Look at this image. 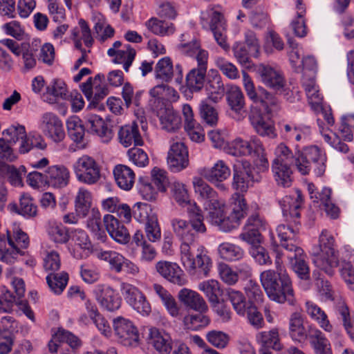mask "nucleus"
Here are the masks:
<instances>
[{
	"label": "nucleus",
	"mask_w": 354,
	"mask_h": 354,
	"mask_svg": "<svg viewBox=\"0 0 354 354\" xmlns=\"http://www.w3.org/2000/svg\"><path fill=\"white\" fill-rule=\"evenodd\" d=\"M275 158L272 162L293 165L297 169V151L293 153L284 143H280L274 150Z\"/></svg>",
	"instance_id": "49"
},
{
	"label": "nucleus",
	"mask_w": 354,
	"mask_h": 354,
	"mask_svg": "<svg viewBox=\"0 0 354 354\" xmlns=\"http://www.w3.org/2000/svg\"><path fill=\"white\" fill-rule=\"evenodd\" d=\"M152 288L161 300L168 313L173 317H178L180 315V307L171 293L158 283L153 284Z\"/></svg>",
	"instance_id": "36"
},
{
	"label": "nucleus",
	"mask_w": 354,
	"mask_h": 354,
	"mask_svg": "<svg viewBox=\"0 0 354 354\" xmlns=\"http://www.w3.org/2000/svg\"><path fill=\"white\" fill-rule=\"evenodd\" d=\"M47 147L46 143L44 139L40 136H28L26 135L25 138L21 139V144L19 147L20 153L24 154L28 153L34 148L41 150H44Z\"/></svg>",
	"instance_id": "57"
},
{
	"label": "nucleus",
	"mask_w": 354,
	"mask_h": 354,
	"mask_svg": "<svg viewBox=\"0 0 354 354\" xmlns=\"http://www.w3.org/2000/svg\"><path fill=\"white\" fill-rule=\"evenodd\" d=\"M91 194L85 188L80 187L75 198V211L81 217L87 216L91 206Z\"/></svg>",
	"instance_id": "46"
},
{
	"label": "nucleus",
	"mask_w": 354,
	"mask_h": 354,
	"mask_svg": "<svg viewBox=\"0 0 354 354\" xmlns=\"http://www.w3.org/2000/svg\"><path fill=\"white\" fill-rule=\"evenodd\" d=\"M326 156L317 146L310 145L297 151V170L301 175H308L314 166L317 176L326 171Z\"/></svg>",
	"instance_id": "6"
},
{
	"label": "nucleus",
	"mask_w": 354,
	"mask_h": 354,
	"mask_svg": "<svg viewBox=\"0 0 354 354\" xmlns=\"http://www.w3.org/2000/svg\"><path fill=\"white\" fill-rule=\"evenodd\" d=\"M259 181V176L249 163L244 162L241 166L234 167L232 186L236 190L245 192L254 183Z\"/></svg>",
	"instance_id": "15"
},
{
	"label": "nucleus",
	"mask_w": 354,
	"mask_h": 354,
	"mask_svg": "<svg viewBox=\"0 0 354 354\" xmlns=\"http://www.w3.org/2000/svg\"><path fill=\"white\" fill-rule=\"evenodd\" d=\"M303 203L300 191L297 190L295 195L286 196L279 201L283 216L286 224H280L276 230L280 240L290 239L295 241L298 239L300 227V209Z\"/></svg>",
	"instance_id": "3"
},
{
	"label": "nucleus",
	"mask_w": 354,
	"mask_h": 354,
	"mask_svg": "<svg viewBox=\"0 0 354 354\" xmlns=\"http://www.w3.org/2000/svg\"><path fill=\"white\" fill-rule=\"evenodd\" d=\"M209 28L217 44L225 51L230 50V45L226 41L225 24L223 15L214 11L211 15Z\"/></svg>",
	"instance_id": "29"
},
{
	"label": "nucleus",
	"mask_w": 354,
	"mask_h": 354,
	"mask_svg": "<svg viewBox=\"0 0 354 354\" xmlns=\"http://www.w3.org/2000/svg\"><path fill=\"white\" fill-rule=\"evenodd\" d=\"M249 120L255 131L259 136L270 138L277 137L273 122L257 106H252Z\"/></svg>",
	"instance_id": "17"
},
{
	"label": "nucleus",
	"mask_w": 354,
	"mask_h": 354,
	"mask_svg": "<svg viewBox=\"0 0 354 354\" xmlns=\"http://www.w3.org/2000/svg\"><path fill=\"white\" fill-rule=\"evenodd\" d=\"M200 174L208 182L224 181L230 176L231 170L223 160H219L212 167L201 169Z\"/></svg>",
	"instance_id": "31"
},
{
	"label": "nucleus",
	"mask_w": 354,
	"mask_h": 354,
	"mask_svg": "<svg viewBox=\"0 0 354 354\" xmlns=\"http://www.w3.org/2000/svg\"><path fill=\"white\" fill-rule=\"evenodd\" d=\"M198 289L205 295L212 306H216L218 304L223 290L218 281L209 279L203 281L199 283Z\"/></svg>",
	"instance_id": "41"
},
{
	"label": "nucleus",
	"mask_w": 354,
	"mask_h": 354,
	"mask_svg": "<svg viewBox=\"0 0 354 354\" xmlns=\"http://www.w3.org/2000/svg\"><path fill=\"white\" fill-rule=\"evenodd\" d=\"M14 239H12L10 233L7 230V239L9 245L15 251V254L20 253V248L26 249L29 245V239L26 233L21 230L17 229L14 232Z\"/></svg>",
	"instance_id": "59"
},
{
	"label": "nucleus",
	"mask_w": 354,
	"mask_h": 354,
	"mask_svg": "<svg viewBox=\"0 0 354 354\" xmlns=\"http://www.w3.org/2000/svg\"><path fill=\"white\" fill-rule=\"evenodd\" d=\"M206 70L194 68L186 75V85L192 92H198L203 87Z\"/></svg>",
	"instance_id": "45"
},
{
	"label": "nucleus",
	"mask_w": 354,
	"mask_h": 354,
	"mask_svg": "<svg viewBox=\"0 0 354 354\" xmlns=\"http://www.w3.org/2000/svg\"><path fill=\"white\" fill-rule=\"evenodd\" d=\"M231 200L232 209L229 214L225 212V203L207 214L209 223L224 232L237 228L246 214L247 204L243 195L234 193Z\"/></svg>",
	"instance_id": "4"
},
{
	"label": "nucleus",
	"mask_w": 354,
	"mask_h": 354,
	"mask_svg": "<svg viewBox=\"0 0 354 354\" xmlns=\"http://www.w3.org/2000/svg\"><path fill=\"white\" fill-rule=\"evenodd\" d=\"M207 341L213 346L223 349L226 348L230 342V335L222 331L218 330H212L206 333Z\"/></svg>",
	"instance_id": "60"
},
{
	"label": "nucleus",
	"mask_w": 354,
	"mask_h": 354,
	"mask_svg": "<svg viewBox=\"0 0 354 354\" xmlns=\"http://www.w3.org/2000/svg\"><path fill=\"white\" fill-rule=\"evenodd\" d=\"M149 344L161 354H169L172 350V339L170 335L162 329H149Z\"/></svg>",
	"instance_id": "24"
},
{
	"label": "nucleus",
	"mask_w": 354,
	"mask_h": 354,
	"mask_svg": "<svg viewBox=\"0 0 354 354\" xmlns=\"http://www.w3.org/2000/svg\"><path fill=\"white\" fill-rule=\"evenodd\" d=\"M86 118L88 131L100 137L103 142H108L111 140L112 130L107 127L106 122L100 116L89 114Z\"/></svg>",
	"instance_id": "30"
},
{
	"label": "nucleus",
	"mask_w": 354,
	"mask_h": 354,
	"mask_svg": "<svg viewBox=\"0 0 354 354\" xmlns=\"http://www.w3.org/2000/svg\"><path fill=\"white\" fill-rule=\"evenodd\" d=\"M186 34H182L180 36V41L177 46L178 51L186 56L194 57L195 54L200 50L201 44L196 39H192L189 41L187 39Z\"/></svg>",
	"instance_id": "61"
},
{
	"label": "nucleus",
	"mask_w": 354,
	"mask_h": 354,
	"mask_svg": "<svg viewBox=\"0 0 354 354\" xmlns=\"http://www.w3.org/2000/svg\"><path fill=\"white\" fill-rule=\"evenodd\" d=\"M120 291L126 302L143 316H148L151 307L144 293L136 286L128 283L120 284Z\"/></svg>",
	"instance_id": "10"
},
{
	"label": "nucleus",
	"mask_w": 354,
	"mask_h": 354,
	"mask_svg": "<svg viewBox=\"0 0 354 354\" xmlns=\"http://www.w3.org/2000/svg\"><path fill=\"white\" fill-rule=\"evenodd\" d=\"M193 185L195 193L207 214L224 203L219 200L218 193L202 178H194Z\"/></svg>",
	"instance_id": "13"
},
{
	"label": "nucleus",
	"mask_w": 354,
	"mask_h": 354,
	"mask_svg": "<svg viewBox=\"0 0 354 354\" xmlns=\"http://www.w3.org/2000/svg\"><path fill=\"white\" fill-rule=\"evenodd\" d=\"M289 164L272 163L274 179L279 185L289 187L292 182V170Z\"/></svg>",
	"instance_id": "40"
},
{
	"label": "nucleus",
	"mask_w": 354,
	"mask_h": 354,
	"mask_svg": "<svg viewBox=\"0 0 354 354\" xmlns=\"http://www.w3.org/2000/svg\"><path fill=\"white\" fill-rule=\"evenodd\" d=\"M225 150L227 153L234 156H250L258 158L263 167H268L264 147L261 140L256 136L252 137L248 141L237 138L227 143Z\"/></svg>",
	"instance_id": "7"
},
{
	"label": "nucleus",
	"mask_w": 354,
	"mask_h": 354,
	"mask_svg": "<svg viewBox=\"0 0 354 354\" xmlns=\"http://www.w3.org/2000/svg\"><path fill=\"white\" fill-rule=\"evenodd\" d=\"M146 26L153 34L165 37L174 33L176 28L171 22L151 18L146 22Z\"/></svg>",
	"instance_id": "44"
},
{
	"label": "nucleus",
	"mask_w": 354,
	"mask_h": 354,
	"mask_svg": "<svg viewBox=\"0 0 354 354\" xmlns=\"http://www.w3.org/2000/svg\"><path fill=\"white\" fill-rule=\"evenodd\" d=\"M100 259L109 262L111 268L119 273L122 272V264L124 263V257L115 251H103L98 253Z\"/></svg>",
	"instance_id": "62"
},
{
	"label": "nucleus",
	"mask_w": 354,
	"mask_h": 354,
	"mask_svg": "<svg viewBox=\"0 0 354 354\" xmlns=\"http://www.w3.org/2000/svg\"><path fill=\"white\" fill-rule=\"evenodd\" d=\"M218 252L221 259L228 261H239L244 256V251L241 247L229 242L221 243Z\"/></svg>",
	"instance_id": "43"
},
{
	"label": "nucleus",
	"mask_w": 354,
	"mask_h": 354,
	"mask_svg": "<svg viewBox=\"0 0 354 354\" xmlns=\"http://www.w3.org/2000/svg\"><path fill=\"white\" fill-rule=\"evenodd\" d=\"M205 89L208 95L206 100L215 103L218 102L225 93L224 86L219 75H215L212 80H209Z\"/></svg>",
	"instance_id": "47"
},
{
	"label": "nucleus",
	"mask_w": 354,
	"mask_h": 354,
	"mask_svg": "<svg viewBox=\"0 0 354 354\" xmlns=\"http://www.w3.org/2000/svg\"><path fill=\"white\" fill-rule=\"evenodd\" d=\"M315 354H332L330 344L325 335L315 326H308L307 338Z\"/></svg>",
	"instance_id": "28"
},
{
	"label": "nucleus",
	"mask_w": 354,
	"mask_h": 354,
	"mask_svg": "<svg viewBox=\"0 0 354 354\" xmlns=\"http://www.w3.org/2000/svg\"><path fill=\"white\" fill-rule=\"evenodd\" d=\"M266 228V221L258 214H252L247 219L243 232L239 234V239L250 244L259 243L261 231Z\"/></svg>",
	"instance_id": "19"
},
{
	"label": "nucleus",
	"mask_w": 354,
	"mask_h": 354,
	"mask_svg": "<svg viewBox=\"0 0 354 354\" xmlns=\"http://www.w3.org/2000/svg\"><path fill=\"white\" fill-rule=\"evenodd\" d=\"M47 232L50 239L55 243H65L69 239L68 230L62 223L54 221L50 222Z\"/></svg>",
	"instance_id": "53"
},
{
	"label": "nucleus",
	"mask_w": 354,
	"mask_h": 354,
	"mask_svg": "<svg viewBox=\"0 0 354 354\" xmlns=\"http://www.w3.org/2000/svg\"><path fill=\"white\" fill-rule=\"evenodd\" d=\"M189 220L179 217L170 220L171 230L174 235L181 241L180 251L185 245L197 244L196 241L198 234H205L207 231L203 222L204 216L201 209L194 204L188 209Z\"/></svg>",
	"instance_id": "2"
},
{
	"label": "nucleus",
	"mask_w": 354,
	"mask_h": 354,
	"mask_svg": "<svg viewBox=\"0 0 354 354\" xmlns=\"http://www.w3.org/2000/svg\"><path fill=\"white\" fill-rule=\"evenodd\" d=\"M37 207L29 194H24L19 198V214L26 218L37 215Z\"/></svg>",
	"instance_id": "63"
},
{
	"label": "nucleus",
	"mask_w": 354,
	"mask_h": 354,
	"mask_svg": "<svg viewBox=\"0 0 354 354\" xmlns=\"http://www.w3.org/2000/svg\"><path fill=\"white\" fill-rule=\"evenodd\" d=\"M156 269L162 277L174 284L182 286L187 283L184 272L175 263L160 261L156 263Z\"/></svg>",
	"instance_id": "21"
},
{
	"label": "nucleus",
	"mask_w": 354,
	"mask_h": 354,
	"mask_svg": "<svg viewBox=\"0 0 354 354\" xmlns=\"http://www.w3.org/2000/svg\"><path fill=\"white\" fill-rule=\"evenodd\" d=\"M137 187L139 193L144 199L152 201L156 198L158 190L153 187L147 178L140 177Z\"/></svg>",
	"instance_id": "64"
},
{
	"label": "nucleus",
	"mask_w": 354,
	"mask_h": 354,
	"mask_svg": "<svg viewBox=\"0 0 354 354\" xmlns=\"http://www.w3.org/2000/svg\"><path fill=\"white\" fill-rule=\"evenodd\" d=\"M287 41L290 48L288 53L290 63L296 73H301V56L303 49L292 37L288 36Z\"/></svg>",
	"instance_id": "52"
},
{
	"label": "nucleus",
	"mask_w": 354,
	"mask_h": 354,
	"mask_svg": "<svg viewBox=\"0 0 354 354\" xmlns=\"http://www.w3.org/2000/svg\"><path fill=\"white\" fill-rule=\"evenodd\" d=\"M118 137L120 143L125 147H128L131 145L141 146L143 144V140L140 134L138 124L136 122L122 127L118 132Z\"/></svg>",
	"instance_id": "34"
},
{
	"label": "nucleus",
	"mask_w": 354,
	"mask_h": 354,
	"mask_svg": "<svg viewBox=\"0 0 354 354\" xmlns=\"http://www.w3.org/2000/svg\"><path fill=\"white\" fill-rule=\"evenodd\" d=\"M322 254L315 259V263L326 274H333V268L338 266L337 251L333 236L327 230H323L319 236Z\"/></svg>",
	"instance_id": "8"
},
{
	"label": "nucleus",
	"mask_w": 354,
	"mask_h": 354,
	"mask_svg": "<svg viewBox=\"0 0 354 354\" xmlns=\"http://www.w3.org/2000/svg\"><path fill=\"white\" fill-rule=\"evenodd\" d=\"M87 227L97 240L104 242L106 235L101 224V214L97 209H92L91 215L87 221Z\"/></svg>",
	"instance_id": "51"
},
{
	"label": "nucleus",
	"mask_w": 354,
	"mask_h": 354,
	"mask_svg": "<svg viewBox=\"0 0 354 354\" xmlns=\"http://www.w3.org/2000/svg\"><path fill=\"white\" fill-rule=\"evenodd\" d=\"M156 77L165 82L171 80L174 75L173 64L169 57L160 59L155 67Z\"/></svg>",
	"instance_id": "54"
},
{
	"label": "nucleus",
	"mask_w": 354,
	"mask_h": 354,
	"mask_svg": "<svg viewBox=\"0 0 354 354\" xmlns=\"http://www.w3.org/2000/svg\"><path fill=\"white\" fill-rule=\"evenodd\" d=\"M113 328L118 341L125 346L136 347L139 344L137 328L129 319L118 317L113 321Z\"/></svg>",
	"instance_id": "12"
},
{
	"label": "nucleus",
	"mask_w": 354,
	"mask_h": 354,
	"mask_svg": "<svg viewBox=\"0 0 354 354\" xmlns=\"http://www.w3.org/2000/svg\"><path fill=\"white\" fill-rule=\"evenodd\" d=\"M317 122L319 126V132L322 135V137L326 143L341 153H346L348 152L349 148L348 145L342 142L340 138L338 136H337L335 133H333V137H332L328 133L326 132L327 131L325 130L323 122L320 118H318Z\"/></svg>",
	"instance_id": "50"
},
{
	"label": "nucleus",
	"mask_w": 354,
	"mask_h": 354,
	"mask_svg": "<svg viewBox=\"0 0 354 354\" xmlns=\"http://www.w3.org/2000/svg\"><path fill=\"white\" fill-rule=\"evenodd\" d=\"M260 281L270 299L279 304L288 303L290 306L295 304L292 281L286 271H263L260 274Z\"/></svg>",
	"instance_id": "1"
},
{
	"label": "nucleus",
	"mask_w": 354,
	"mask_h": 354,
	"mask_svg": "<svg viewBox=\"0 0 354 354\" xmlns=\"http://www.w3.org/2000/svg\"><path fill=\"white\" fill-rule=\"evenodd\" d=\"M113 175L117 185L122 189L129 191L133 187L136 176L129 167L124 165H116Z\"/></svg>",
	"instance_id": "38"
},
{
	"label": "nucleus",
	"mask_w": 354,
	"mask_h": 354,
	"mask_svg": "<svg viewBox=\"0 0 354 354\" xmlns=\"http://www.w3.org/2000/svg\"><path fill=\"white\" fill-rule=\"evenodd\" d=\"M226 296L236 313L240 316H245L247 308L251 303L246 300L244 295L239 290L228 288Z\"/></svg>",
	"instance_id": "42"
},
{
	"label": "nucleus",
	"mask_w": 354,
	"mask_h": 354,
	"mask_svg": "<svg viewBox=\"0 0 354 354\" xmlns=\"http://www.w3.org/2000/svg\"><path fill=\"white\" fill-rule=\"evenodd\" d=\"M68 281V275L66 272L55 273L46 277V282L55 294L59 295L65 289Z\"/></svg>",
	"instance_id": "55"
},
{
	"label": "nucleus",
	"mask_w": 354,
	"mask_h": 354,
	"mask_svg": "<svg viewBox=\"0 0 354 354\" xmlns=\"http://www.w3.org/2000/svg\"><path fill=\"white\" fill-rule=\"evenodd\" d=\"M299 238L295 241L290 239L280 240V245L284 249L282 255L288 259L290 266L298 277L302 280L310 278V270L305 261L303 249L298 245Z\"/></svg>",
	"instance_id": "9"
},
{
	"label": "nucleus",
	"mask_w": 354,
	"mask_h": 354,
	"mask_svg": "<svg viewBox=\"0 0 354 354\" xmlns=\"http://www.w3.org/2000/svg\"><path fill=\"white\" fill-rule=\"evenodd\" d=\"M167 165L173 172H179L187 167L189 154L183 142H176L171 145L167 156Z\"/></svg>",
	"instance_id": "18"
},
{
	"label": "nucleus",
	"mask_w": 354,
	"mask_h": 354,
	"mask_svg": "<svg viewBox=\"0 0 354 354\" xmlns=\"http://www.w3.org/2000/svg\"><path fill=\"white\" fill-rule=\"evenodd\" d=\"M261 82L278 94H283L288 100L292 102L284 88L285 80L281 73L270 66L260 64L257 68Z\"/></svg>",
	"instance_id": "14"
},
{
	"label": "nucleus",
	"mask_w": 354,
	"mask_h": 354,
	"mask_svg": "<svg viewBox=\"0 0 354 354\" xmlns=\"http://www.w3.org/2000/svg\"><path fill=\"white\" fill-rule=\"evenodd\" d=\"M103 222L107 232L116 242L126 244L129 241L130 235L127 229L114 216L106 214Z\"/></svg>",
	"instance_id": "23"
},
{
	"label": "nucleus",
	"mask_w": 354,
	"mask_h": 354,
	"mask_svg": "<svg viewBox=\"0 0 354 354\" xmlns=\"http://www.w3.org/2000/svg\"><path fill=\"white\" fill-rule=\"evenodd\" d=\"M289 335L295 342H304L308 337V328L304 325V318L299 312L292 313L289 318Z\"/></svg>",
	"instance_id": "32"
},
{
	"label": "nucleus",
	"mask_w": 354,
	"mask_h": 354,
	"mask_svg": "<svg viewBox=\"0 0 354 354\" xmlns=\"http://www.w3.org/2000/svg\"><path fill=\"white\" fill-rule=\"evenodd\" d=\"M226 96L228 104L232 110L237 112L244 107V97L239 87L230 86L226 93Z\"/></svg>",
	"instance_id": "56"
},
{
	"label": "nucleus",
	"mask_w": 354,
	"mask_h": 354,
	"mask_svg": "<svg viewBox=\"0 0 354 354\" xmlns=\"http://www.w3.org/2000/svg\"><path fill=\"white\" fill-rule=\"evenodd\" d=\"M73 167L77 180L82 183L93 185L100 178V170L97 164L88 156L79 158Z\"/></svg>",
	"instance_id": "11"
},
{
	"label": "nucleus",
	"mask_w": 354,
	"mask_h": 354,
	"mask_svg": "<svg viewBox=\"0 0 354 354\" xmlns=\"http://www.w3.org/2000/svg\"><path fill=\"white\" fill-rule=\"evenodd\" d=\"M257 343L261 346L260 348L270 350L272 348L275 351H281L283 344L281 342L279 329L273 328L270 330L258 332L255 335Z\"/></svg>",
	"instance_id": "33"
},
{
	"label": "nucleus",
	"mask_w": 354,
	"mask_h": 354,
	"mask_svg": "<svg viewBox=\"0 0 354 354\" xmlns=\"http://www.w3.org/2000/svg\"><path fill=\"white\" fill-rule=\"evenodd\" d=\"M179 301L186 307L200 313L207 310L204 299L196 291L184 288L178 294Z\"/></svg>",
	"instance_id": "26"
},
{
	"label": "nucleus",
	"mask_w": 354,
	"mask_h": 354,
	"mask_svg": "<svg viewBox=\"0 0 354 354\" xmlns=\"http://www.w3.org/2000/svg\"><path fill=\"white\" fill-rule=\"evenodd\" d=\"M185 325L187 328L192 330H197L207 326L209 322V318L204 313L189 314L184 317Z\"/></svg>",
	"instance_id": "58"
},
{
	"label": "nucleus",
	"mask_w": 354,
	"mask_h": 354,
	"mask_svg": "<svg viewBox=\"0 0 354 354\" xmlns=\"http://www.w3.org/2000/svg\"><path fill=\"white\" fill-rule=\"evenodd\" d=\"M337 318L342 322L344 329L354 342V320L351 317L348 306L344 302H339L336 306Z\"/></svg>",
	"instance_id": "48"
},
{
	"label": "nucleus",
	"mask_w": 354,
	"mask_h": 354,
	"mask_svg": "<svg viewBox=\"0 0 354 354\" xmlns=\"http://www.w3.org/2000/svg\"><path fill=\"white\" fill-rule=\"evenodd\" d=\"M158 115L161 128L166 131L173 133L180 129L182 126L181 117L169 106L161 109L158 111Z\"/></svg>",
	"instance_id": "27"
},
{
	"label": "nucleus",
	"mask_w": 354,
	"mask_h": 354,
	"mask_svg": "<svg viewBox=\"0 0 354 354\" xmlns=\"http://www.w3.org/2000/svg\"><path fill=\"white\" fill-rule=\"evenodd\" d=\"M107 54L110 57H114L113 59L114 63L123 64L124 70L128 72L135 59L136 50L130 45L127 44L124 50L109 49Z\"/></svg>",
	"instance_id": "39"
},
{
	"label": "nucleus",
	"mask_w": 354,
	"mask_h": 354,
	"mask_svg": "<svg viewBox=\"0 0 354 354\" xmlns=\"http://www.w3.org/2000/svg\"><path fill=\"white\" fill-rule=\"evenodd\" d=\"M46 172V184L55 188L66 187L69 182L70 172L64 165H53Z\"/></svg>",
	"instance_id": "25"
},
{
	"label": "nucleus",
	"mask_w": 354,
	"mask_h": 354,
	"mask_svg": "<svg viewBox=\"0 0 354 354\" xmlns=\"http://www.w3.org/2000/svg\"><path fill=\"white\" fill-rule=\"evenodd\" d=\"M94 292L96 300L104 310L113 312L120 308L121 299L111 287L98 286Z\"/></svg>",
	"instance_id": "22"
},
{
	"label": "nucleus",
	"mask_w": 354,
	"mask_h": 354,
	"mask_svg": "<svg viewBox=\"0 0 354 354\" xmlns=\"http://www.w3.org/2000/svg\"><path fill=\"white\" fill-rule=\"evenodd\" d=\"M243 82L248 96L254 103L261 102L266 104L267 106L270 104L276 109L279 108L278 100L274 97L266 89L259 88L258 93L255 91L254 84L250 77L245 72L243 73Z\"/></svg>",
	"instance_id": "20"
},
{
	"label": "nucleus",
	"mask_w": 354,
	"mask_h": 354,
	"mask_svg": "<svg viewBox=\"0 0 354 354\" xmlns=\"http://www.w3.org/2000/svg\"><path fill=\"white\" fill-rule=\"evenodd\" d=\"M39 127L44 135L55 142H59L65 138V132L61 120L52 112L42 114Z\"/></svg>",
	"instance_id": "16"
},
{
	"label": "nucleus",
	"mask_w": 354,
	"mask_h": 354,
	"mask_svg": "<svg viewBox=\"0 0 354 354\" xmlns=\"http://www.w3.org/2000/svg\"><path fill=\"white\" fill-rule=\"evenodd\" d=\"M66 127L71 139L76 142L80 148L85 147V129L82 120L77 116H71L66 121Z\"/></svg>",
	"instance_id": "37"
},
{
	"label": "nucleus",
	"mask_w": 354,
	"mask_h": 354,
	"mask_svg": "<svg viewBox=\"0 0 354 354\" xmlns=\"http://www.w3.org/2000/svg\"><path fill=\"white\" fill-rule=\"evenodd\" d=\"M305 306L308 315L321 328L327 333L333 331V326L324 310L312 301H306Z\"/></svg>",
	"instance_id": "35"
},
{
	"label": "nucleus",
	"mask_w": 354,
	"mask_h": 354,
	"mask_svg": "<svg viewBox=\"0 0 354 354\" xmlns=\"http://www.w3.org/2000/svg\"><path fill=\"white\" fill-rule=\"evenodd\" d=\"M180 260L187 272L192 277L199 279L209 275L212 261L203 245L184 244L180 252Z\"/></svg>",
	"instance_id": "5"
}]
</instances>
